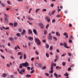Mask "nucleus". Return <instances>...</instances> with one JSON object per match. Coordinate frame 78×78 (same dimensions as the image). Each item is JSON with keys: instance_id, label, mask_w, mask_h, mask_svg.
<instances>
[{"instance_id": "603ef678", "label": "nucleus", "mask_w": 78, "mask_h": 78, "mask_svg": "<svg viewBox=\"0 0 78 78\" xmlns=\"http://www.w3.org/2000/svg\"><path fill=\"white\" fill-rule=\"evenodd\" d=\"M68 71H70V70H71V68L69 67L68 69Z\"/></svg>"}, {"instance_id": "338daca9", "label": "nucleus", "mask_w": 78, "mask_h": 78, "mask_svg": "<svg viewBox=\"0 0 78 78\" xmlns=\"http://www.w3.org/2000/svg\"><path fill=\"white\" fill-rule=\"evenodd\" d=\"M43 11H47V9H44L43 10Z\"/></svg>"}, {"instance_id": "a211bd4d", "label": "nucleus", "mask_w": 78, "mask_h": 78, "mask_svg": "<svg viewBox=\"0 0 78 78\" xmlns=\"http://www.w3.org/2000/svg\"><path fill=\"white\" fill-rule=\"evenodd\" d=\"M17 70L20 74H23V73L22 71H20V70L19 69H17Z\"/></svg>"}, {"instance_id": "2eb2a0df", "label": "nucleus", "mask_w": 78, "mask_h": 78, "mask_svg": "<svg viewBox=\"0 0 78 78\" xmlns=\"http://www.w3.org/2000/svg\"><path fill=\"white\" fill-rule=\"evenodd\" d=\"M28 32H29L28 34H32V31L30 29L28 30Z\"/></svg>"}, {"instance_id": "79ce46f5", "label": "nucleus", "mask_w": 78, "mask_h": 78, "mask_svg": "<svg viewBox=\"0 0 78 78\" xmlns=\"http://www.w3.org/2000/svg\"><path fill=\"white\" fill-rule=\"evenodd\" d=\"M18 55H22V53H21V52H20L18 53Z\"/></svg>"}, {"instance_id": "9b49d317", "label": "nucleus", "mask_w": 78, "mask_h": 78, "mask_svg": "<svg viewBox=\"0 0 78 78\" xmlns=\"http://www.w3.org/2000/svg\"><path fill=\"white\" fill-rule=\"evenodd\" d=\"M2 77H3V78H5V77H6V74L5 73H3L2 75Z\"/></svg>"}, {"instance_id": "4468645a", "label": "nucleus", "mask_w": 78, "mask_h": 78, "mask_svg": "<svg viewBox=\"0 0 78 78\" xmlns=\"http://www.w3.org/2000/svg\"><path fill=\"white\" fill-rule=\"evenodd\" d=\"M48 38L49 39H50L51 41L52 40V36L49 35L48 36Z\"/></svg>"}, {"instance_id": "37998d69", "label": "nucleus", "mask_w": 78, "mask_h": 78, "mask_svg": "<svg viewBox=\"0 0 78 78\" xmlns=\"http://www.w3.org/2000/svg\"><path fill=\"white\" fill-rule=\"evenodd\" d=\"M55 10H54L53 11H52L51 13V14H54V13H55Z\"/></svg>"}, {"instance_id": "a18cd8bd", "label": "nucleus", "mask_w": 78, "mask_h": 78, "mask_svg": "<svg viewBox=\"0 0 78 78\" xmlns=\"http://www.w3.org/2000/svg\"><path fill=\"white\" fill-rule=\"evenodd\" d=\"M34 70L33 69L30 72V73H34Z\"/></svg>"}, {"instance_id": "49530a36", "label": "nucleus", "mask_w": 78, "mask_h": 78, "mask_svg": "<svg viewBox=\"0 0 78 78\" xmlns=\"http://www.w3.org/2000/svg\"><path fill=\"white\" fill-rule=\"evenodd\" d=\"M69 42L70 43H71V42H72V41L71 40V39H70V38L69 39Z\"/></svg>"}, {"instance_id": "4d7b16f0", "label": "nucleus", "mask_w": 78, "mask_h": 78, "mask_svg": "<svg viewBox=\"0 0 78 78\" xmlns=\"http://www.w3.org/2000/svg\"><path fill=\"white\" fill-rule=\"evenodd\" d=\"M38 66H39V67H41V64L40 63H39L38 64Z\"/></svg>"}, {"instance_id": "393cba45", "label": "nucleus", "mask_w": 78, "mask_h": 78, "mask_svg": "<svg viewBox=\"0 0 78 78\" xmlns=\"http://www.w3.org/2000/svg\"><path fill=\"white\" fill-rule=\"evenodd\" d=\"M54 75L55 76H56V78H58V75L56 73H54Z\"/></svg>"}, {"instance_id": "423d86ee", "label": "nucleus", "mask_w": 78, "mask_h": 78, "mask_svg": "<svg viewBox=\"0 0 78 78\" xmlns=\"http://www.w3.org/2000/svg\"><path fill=\"white\" fill-rule=\"evenodd\" d=\"M56 66V64L55 63H53H53H51V67H52L53 69V68H54L53 66H55H55Z\"/></svg>"}, {"instance_id": "bb28decb", "label": "nucleus", "mask_w": 78, "mask_h": 78, "mask_svg": "<svg viewBox=\"0 0 78 78\" xmlns=\"http://www.w3.org/2000/svg\"><path fill=\"white\" fill-rule=\"evenodd\" d=\"M46 56L47 58H48L49 57V55L47 53H46Z\"/></svg>"}, {"instance_id": "e433bc0d", "label": "nucleus", "mask_w": 78, "mask_h": 78, "mask_svg": "<svg viewBox=\"0 0 78 78\" xmlns=\"http://www.w3.org/2000/svg\"><path fill=\"white\" fill-rule=\"evenodd\" d=\"M66 53H65L62 54V57H63V56H66Z\"/></svg>"}, {"instance_id": "a878e982", "label": "nucleus", "mask_w": 78, "mask_h": 78, "mask_svg": "<svg viewBox=\"0 0 78 78\" xmlns=\"http://www.w3.org/2000/svg\"><path fill=\"white\" fill-rule=\"evenodd\" d=\"M4 20L5 23H8V20Z\"/></svg>"}, {"instance_id": "0eeeda50", "label": "nucleus", "mask_w": 78, "mask_h": 78, "mask_svg": "<svg viewBox=\"0 0 78 78\" xmlns=\"http://www.w3.org/2000/svg\"><path fill=\"white\" fill-rule=\"evenodd\" d=\"M25 33H26V30H23L22 33H21L22 35L23 36L25 34Z\"/></svg>"}, {"instance_id": "5701e85b", "label": "nucleus", "mask_w": 78, "mask_h": 78, "mask_svg": "<svg viewBox=\"0 0 78 78\" xmlns=\"http://www.w3.org/2000/svg\"><path fill=\"white\" fill-rule=\"evenodd\" d=\"M1 5L2 7H5V4L2 3Z\"/></svg>"}, {"instance_id": "7ed1b4c3", "label": "nucleus", "mask_w": 78, "mask_h": 78, "mask_svg": "<svg viewBox=\"0 0 78 78\" xmlns=\"http://www.w3.org/2000/svg\"><path fill=\"white\" fill-rule=\"evenodd\" d=\"M39 26L40 27L41 29H43L44 28V26L42 23H39Z\"/></svg>"}, {"instance_id": "39448f33", "label": "nucleus", "mask_w": 78, "mask_h": 78, "mask_svg": "<svg viewBox=\"0 0 78 78\" xmlns=\"http://www.w3.org/2000/svg\"><path fill=\"white\" fill-rule=\"evenodd\" d=\"M63 46L64 47H65V48H69V47L67 46V44L66 42H64L63 43Z\"/></svg>"}, {"instance_id": "9d476101", "label": "nucleus", "mask_w": 78, "mask_h": 78, "mask_svg": "<svg viewBox=\"0 0 78 78\" xmlns=\"http://www.w3.org/2000/svg\"><path fill=\"white\" fill-rule=\"evenodd\" d=\"M33 31L35 34H36V35H37V31H36V29H34L33 30Z\"/></svg>"}, {"instance_id": "09e8293b", "label": "nucleus", "mask_w": 78, "mask_h": 78, "mask_svg": "<svg viewBox=\"0 0 78 78\" xmlns=\"http://www.w3.org/2000/svg\"><path fill=\"white\" fill-rule=\"evenodd\" d=\"M46 69V67L45 66H44L42 68V69Z\"/></svg>"}, {"instance_id": "f257e3e1", "label": "nucleus", "mask_w": 78, "mask_h": 78, "mask_svg": "<svg viewBox=\"0 0 78 78\" xmlns=\"http://www.w3.org/2000/svg\"><path fill=\"white\" fill-rule=\"evenodd\" d=\"M20 66L19 68H20V69H22V68H23L22 66L23 67H27V66H29V64H28V62H26L24 63L20 64Z\"/></svg>"}, {"instance_id": "aec40b11", "label": "nucleus", "mask_w": 78, "mask_h": 78, "mask_svg": "<svg viewBox=\"0 0 78 78\" xmlns=\"http://www.w3.org/2000/svg\"><path fill=\"white\" fill-rule=\"evenodd\" d=\"M2 28H3V29H4V30H8V29H9V28L6 27V28H5V27H2Z\"/></svg>"}, {"instance_id": "cd10ccee", "label": "nucleus", "mask_w": 78, "mask_h": 78, "mask_svg": "<svg viewBox=\"0 0 78 78\" xmlns=\"http://www.w3.org/2000/svg\"><path fill=\"white\" fill-rule=\"evenodd\" d=\"M56 69L57 70H58V69H61V68L59 67L58 66H56Z\"/></svg>"}, {"instance_id": "774afa93", "label": "nucleus", "mask_w": 78, "mask_h": 78, "mask_svg": "<svg viewBox=\"0 0 78 78\" xmlns=\"http://www.w3.org/2000/svg\"><path fill=\"white\" fill-rule=\"evenodd\" d=\"M47 20L48 22H50V18H49Z\"/></svg>"}, {"instance_id": "680f3d73", "label": "nucleus", "mask_w": 78, "mask_h": 78, "mask_svg": "<svg viewBox=\"0 0 78 78\" xmlns=\"http://www.w3.org/2000/svg\"><path fill=\"white\" fill-rule=\"evenodd\" d=\"M66 36L65 37L66 39H68V37H69V36L68 35H66Z\"/></svg>"}, {"instance_id": "20e7f679", "label": "nucleus", "mask_w": 78, "mask_h": 78, "mask_svg": "<svg viewBox=\"0 0 78 78\" xmlns=\"http://www.w3.org/2000/svg\"><path fill=\"white\" fill-rule=\"evenodd\" d=\"M5 15V20H8V17H9V16L8 15H7L5 13H4Z\"/></svg>"}, {"instance_id": "58836bf2", "label": "nucleus", "mask_w": 78, "mask_h": 78, "mask_svg": "<svg viewBox=\"0 0 78 78\" xmlns=\"http://www.w3.org/2000/svg\"><path fill=\"white\" fill-rule=\"evenodd\" d=\"M56 17H61V15L60 14L56 16Z\"/></svg>"}, {"instance_id": "c9c22d12", "label": "nucleus", "mask_w": 78, "mask_h": 78, "mask_svg": "<svg viewBox=\"0 0 78 78\" xmlns=\"http://www.w3.org/2000/svg\"><path fill=\"white\" fill-rule=\"evenodd\" d=\"M56 50V52H57V53H59L60 51L59 49H58V48H57Z\"/></svg>"}, {"instance_id": "b1692460", "label": "nucleus", "mask_w": 78, "mask_h": 78, "mask_svg": "<svg viewBox=\"0 0 78 78\" xmlns=\"http://www.w3.org/2000/svg\"><path fill=\"white\" fill-rule=\"evenodd\" d=\"M46 48H49V45L47 44H46Z\"/></svg>"}, {"instance_id": "72a5a7b5", "label": "nucleus", "mask_w": 78, "mask_h": 78, "mask_svg": "<svg viewBox=\"0 0 78 78\" xmlns=\"http://www.w3.org/2000/svg\"><path fill=\"white\" fill-rule=\"evenodd\" d=\"M27 58V56H26V55L25 54H24V59H26V58Z\"/></svg>"}, {"instance_id": "6e6d98bb", "label": "nucleus", "mask_w": 78, "mask_h": 78, "mask_svg": "<svg viewBox=\"0 0 78 78\" xmlns=\"http://www.w3.org/2000/svg\"><path fill=\"white\" fill-rule=\"evenodd\" d=\"M68 55L69 56H72V54H71V53H68Z\"/></svg>"}, {"instance_id": "ddd939ff", "label": "nucleus", "mask_w": 78, "mask_h": 78, "mask_svg": "<svg viewBox=\"0 0 78 78\" xmlns=\"http://www.w3.org/2000/svg\"><path fill=\"white\" fill-rule=\"evenodd\" d=\"M56 36H60V34H59V33L58 32H57L56 33Z\"/></svg>"}, {"instance_id": "7c9ffc66", "label": "nucleus", "mask_w": 78, "mask_h": 78, "mask_svg": "<svg viewBox=\"0 0 78 78\" xmlns=\"http://www.w3.org/2000/svg\"><path fill=\"white\" fill-rule=\"evenodd\" d=\"M47 30H44V34H47Z\"/></svg>"}, {"instance_id": "e2e57ef3", "label": "nucleus", "mask_w": 78, "mask_h": 78, "mask_svg": "<svg viewBox=\"0 0 78 78\" xmlns=\"http://www.w3.org/2000/svg\"><path fill=\"white\" fill-rule=\"evenodd\" d=\"M28 45L29 46H30V45H31V43H30V42H29L28 43Z\"/></svg>"}, {"instance_id": "4c0bfd02", "label": "nucleus", "mask_w": 78, "mask_h": 78, "mask_svg": "<svg viewBox=\"0 0 78 78\" xmlns=\"http://www.w3.org/2000/svg\"><path fill=\"white\" fill-rule=\"evenodd\" d=\"M16 36L18 37H19V36H20V34L19 33H18L16 34Z\"/></svg>"}, {"instance_id": "c03bdc74", "label": "nucleus", "mask_w": 78, "mask_h": 78, "mask_svg": "<svg viewBox=\"0 0 78 78\" xmlns=\"http://www.w3.org/2000/svg\"><path fill=\"white\" fill-rule=\"evenodd\" d=\"M7 3L9 5H11V2H10V1H7Z\"/></svg>"}, {"instance_id": "de8ad7c7", "label": "nucleus", "mask_w": 78, "mask_h": 78, "mask_svg": "<svg viewBox=\"0 0 78 78\" xmlns=\"http://www.w3.org/2000/svg\"><path fill=\"white\" fill-rule=\"evenodd\" d=\"M64 36H66L67 35V34L66 33H64L63 34Z\"/></svg>"}, {"instance_id": "3c124183", "label": "nucleus", "mask_w": 78, "mask_h": 78, "mask_svg": "<svg viewBox=\"0 0 78 78\" xmlns=\"http://www.w3.org/2000/svg\"><path fill=\"white\" fill-rule=\"evenodd\" d=\"M52 23H54V22H55V19H53V20H52Z\"/></svg>"}, {"instance_id": "5fc2aeb1", "label": "nucleus", "mask_w": 78, "mask_h": 78, "mask_svg": "<svg viewBox=\"0 0 78 78\" xmlns=\"http://www.w3.org/2000/svg\"><path fill=\"white\" fill-rule=\"evenodd\" d=\"M11 45V44H10V43H8V46H9V47H10Z\"/></svg>"}, {"instance_id": "f3484780", "label": "nucleus", "mask_w": 78, "mask_h": 78, "mask_svg": "<svg viewBox=\"0 0 78 78\" xmlns=\"http://www.w3.org/2000/svg\"><path fill=\"white\" fill-rule=\"evenodd\" d=\"M28 39L30 40V41H31V40H33V38L31 37H28Z\"/></svg>"}, {"instance_id": "f8f14e48", "label": "nucleus", "mask_w": 78, "mask_h": 78, "mask_svg": "<svg viewBox=\"0 0 78 78\" xmlns=\"http://www.w3.org/2000/svg\"><path fill=\"white\" fill-rule=\"evenodd\" d=\"M26 76L27 78H30L31 77V75L30 74H27L26 75Z\"/></svg>"}, {"instance_id": "0e129e2a", "label": "nucleus", "mask_w": 78, "mask_h": 78, "mask_svg": "<svg viewBox=\"0 0 78 78\" xmlns=\"http://www.w3.org/2000/svg\"><path fill=\"white\" fill-rule=\"evenodd\" d=\"M60 45H64V43H60Z\"/></svg>"}, {"instance_id": "8fccbe9b", "label": "nucleus", "mask_w": 78, "mask_h": 78, "mask_svg": "<svg viewBox=\"0 0 78 78\" xmlns=\"http://www.w3.org/2000/svg\"><path fill=\"white\" fill-rule=\"evenodd\" d=\"M62 66H65V65H66V63H65V62H63L62 63Z\"/></svg>"}, {"instance_id": "ea45409f", "label": "nucleus", "mask_w": 78, "mask_h": 78, "mask_svg": "<svg viewBox=\"0 0 78 78\" xmlns=\"http://www.w3.org/2000/svg\"><path fill=\"white\" fill-rule=\"evenodd\" d=\"M53 38L55 40V41H57V38H56V37H54Z\"/></svg>"}, {"instance_id": "6e6552de", "label": "nucleus", "mask_w": 78, "mask_h": 78, "mask_svg": "<svg viewBox=\"0 0 78 78\" xmlns=\"http://www.w3.org/2000/svg\"><path fill=\"white\" fill-rule=\"evenodd\" d=\"M9 39L11 41H14V38L12 37H10L9 38Z\"/></svg>"}, {"instance_id": "473e14b6", "label": "nucleus", "mask_w": 78, "mask_h": 78, "mask_svg": "<svg viewBox=\"0 0 78 78\" xmlns=\"http://www.w3.org/2000/svg\"><path fill=\"white\" fill-rule=\"evenodd\" d=\"M50 50H51H51H53V46H51L50 47Z\"/></svg>"}, {"instance_id": "1a4fd4ad", "label": "nucleus", "mask_w": 78, "mask_h": 78, "mask_svg": "<svg viewBox=\"0 0 78 78\" xmlns=\"http://www.w3.org/2000/svg\"><path fill=\"white\" fill-rule=\"evenodd\" d=\"M51 71H50V73H53V67L52 66V67L51 68Z\"/></svg>"}, {"instance_id": "6ab92c4d", "label": "nucleus", "mask_w": 78, "mask_h": 78, "mask_svg": "<svg viewBox=\"0 0 78 78\" xmlns=\"http://www.w3.org/2000/svg\"><path fill=\"white\" fill-rule=\"evenodd\" d=\"M35 65L37 67H38V66H39V63L37 62H36L35 63Z\"/></svg>"}, {"instance_id": "f704fd0d", "label": "nucleus", "mask_w": 78, "mask_h": 78, "mask_svg": "<svg viewBox=\"0 0 78 78\" xmlns=\"http://www.w3.org/2000/svg\"><path fill=\"white\" fill-rule=\"evenodd\" d=\"M75 66V65L74 64H72L70 66L71 67H73Z\"/></svg>"}, {"instance_id": "f03ea898", "label": "nucleus", "mask_w": 78, "mask_h": 78, "mask_svg": "<svg viewBox=\"0 0 78 78\" xmlns=\"http://www.w3.org/2000/svg\"><path fill=\"white\" fill-rule=\"evenodd\" d=\"M35 42L37 43V44L38 45H40L41 44V41H40V40L37 38H35Z\"/></svg>"}, {"instance_id": "412c9836", "label": "nucleus", "mask_w": 78, "mask_h": 78, "mask_svg": "<svg viewBox=\"0 0 78 78\" xmlns=\"http://www.w3.org/2000/svg\"><path fill=\"white\" fill-rule=\"evenodd\" d=\"M14 27H17V23L14 22Z\"/></svg>"}, {"instance_id": "864d4df0", "label": "nucleus", "mask_w": 78, "mask_h": 78, "mask_svg": "<svg viewBox=\"0 0 78 78\" xmlns=\"http://www.w3.org/2000/svg\"><path fill=\"white\" fill-rule=\"evenodd\" d=\"M51 6L52 7V8H53V6H54V4H51Z\"/></svg>"}, {"instance_id": "052dcab7", "label": "nucleus", "mask_w": 78, "mask_h": 78, "mask_svg": "<svg viewBox=\"0 0 78 78\" xmlns=\"http://www.w3.org/2000/svg\"><path fill=\"white\" fill-rule=\"evenodd\" d=\"M48 27H49V25H47L46 26V29H48Z\"/></svg>"}, {"instance_id": "c756f323", "label": "nucleus", "mask_w": 78, "mask_h": 78, "mask_svg": "<svg viewBox=\"0 0 78 78\" xmlns=\"http://www.w3.org/2000/svg\"><path fill=\"white\" fill-rule=\"evenodd\" d=\"M19 32H22V28H20L19 29Z\"/></svg>"}, {"instance_id": "a19ab883", "label": "nucleus", "mask_w": 78, "mask_h": 78, "mask_svg": "<svg viewBox=\"0 0 78 78\" xmlns=\"http://www.w3.org/2000/svg\"><path fill=\"white\" fill-rule=\"evenodd\" d=\"M3 58V59H5V57L4 56H3L2 55H0Z\"/></svg>"}, {"instance_id": "c85d7f7f", "label": "nucleus", "mask_w": 78, "mask_h": 78, "mask_svg": "<svg viewBox=\"0 0 78 78\" xmlns=\"http://www.w3.org/2000/svg\"><path fill=\"white\" fill-rule=\"evenodd\" d=\"M35 53H36V55H39V52H38V51H35Z\"/></svg>"}, {"instance_id": "bf43d9fd", "label": "nucleus", "mask_w": 78, "mask_h": 78, "mask_svg": "<svg viewBox=\"0 0 78 78\" xmlns=\"http://www.w3.org/2000/svg\"><path fill=\"white\" fill-rule=\"evenodd\" d=\"M22 56H23L22 55H21L20 56V59H22Z\"/></svg>"}, {"instance_id": "dca6fc26", "label": "nucleus", "mask_w": 78, "mask_h": 78, "mask_svg": "<svg viewBox=\"0 0 78 78\" xmlns=\"http://www.w3.org/2000/svg\"><path fill=\"white\" fill-rule=\"evenodd\" d=\"M28 19L30 21H32V20H34V19H33V18H31L30 17H28Z\"/></svg>"}, {"instance_id": "2f4dec72", "label": "nucleus", "mask_w": 78, "mask_h": 78, "mask_svg": "<svg viewBox=\"0 0 78 78\" xmlns=\"http://www.w3.org/2000/svg\"><path fill=\"white\" fill-rule=\"evenodd\" d=\"M64 75H65L66 76H69V74H68L67 73H66V74H64Z\"/></svg>"}, {"instance_id": "69168bd1", "label": "nucleus", "mask_w": 78, "mask_h": 78, "mask_svg": "<svg viewBox=\"0 0 78 78\" xmlns=\"http://www.w3.org/2000/svg\"><path fill=\"white\" fill-rule=\"evenodd\" d=\"M17 46L15 47V50H17Z\"/></svg>"}, {"instance_id": "4be33fe9", "label": "nucleus", "mask_w": 78, "mask_h": 78, "mask_svg": "<svg viewBox=\"0 0 78 78\" xmlns=\"http://www.w3.org/2000/svg\"><path fill=\"white\" fill-rule=\"evenodd\" d=\"M39 11H40V9H37L35 11L36 13H37V12Z\"/></svg>"}, {"instance_id": "13d9d810", "label": "nucleus", "mask_w": 78, "mask_h": 78, "mask_svg": "<svg viewBox=\"0 0 78 78\" xmlns=\"http://www.w3.org/2000/svg\"><path fill=\"white\" fill-rule=\"evenodd\" d=\"M22 72H23V73H24V72H25V69H23L21 70Z\"/></svg>"}]
</instances>
